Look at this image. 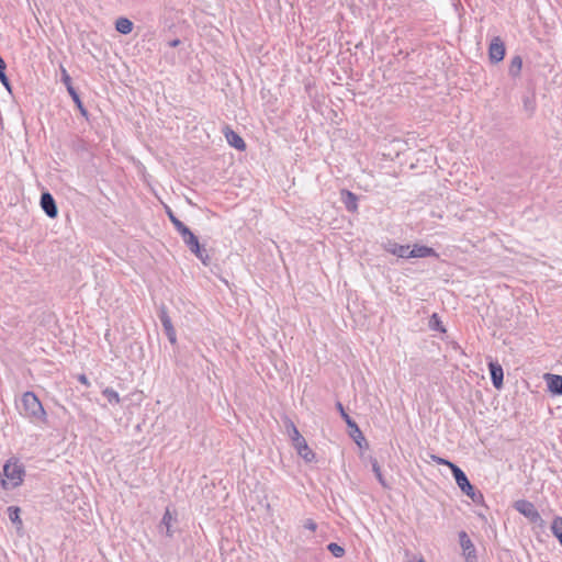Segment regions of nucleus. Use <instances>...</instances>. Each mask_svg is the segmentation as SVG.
Wrapping results in <instances>:
<instances>
[{"label": "nucleus", "instance_id": "obj_16", "mask_svg": "<svg viewBox=\"0 0 562 562\" xmlns=\"http://www.w3.org/2000/svg\"><path fill=\"white\" fill-rule=\"evenodd\" d=\"M426 257H438L436 250L431 247L424 245H414L409 248L408 258H426Z\"/></svg>", "mask_w": 562, "mask_h": 562}, {"label": "nucleus", "instance_id": "obj_29", "mask_svg": "<svg viewBox=\"0 0 562 562\" xmlns=\"http://www.w3.org/2000/svg\"><path fill=\"white\" fill-rule=\"evenodd\" d=\"M430 459L437 463V464H442V465H447L450 468V470L452 471L453 470V467H457V464H454L453 462L447 460V459H443L441 457H438L436 454H430Z\"/></svg>", "mask_w": 562, "mask_h": 562}, {"label": "nucleus", "instance_id": "obj_17", "mask_svg": "<svg viewBox=\"0 0 562 562\" xmlns=\"http://www.w3.org/2000/svg\"><path fill=\"white\" fill-rule=\"evenodd\" d=\"M341 202L348 212H356L358 210V196L349 190H341Z\"/></svg>", "mask_w": 562, "mask_h": 562}, {"label": "nucleus", "instance_id": "obj_3", "mask_svg": "<svg viewBox=\"0 0 562 562\" xmlns=\"http://www.w3.org/2000/svg\"><path fill=\"white\" fill-rule=\"evenodd\" d=\"M25 471L22 464H19L16 461L12 462L9 460L3 467V476L1 480V485L3 488H15L20 486L23 482V476Z\"/></svg>", "mask_w": 562, "mask_h": 562}, {"label": "nucleus", "instance_id": "obj_8", "mask_svg": "<svg viewBox=\"0 0 562 562\" xmlns=\"http://www.w3.org/2000/svg\"><path fill=\"white\" fill-rule=\"evenodd\" d=\"M337 409L339 411L342 419L346 422L347 426L351 429L350 436L353 438L355 442L361 447L362 441L366 442V438L362 435L357 423L345 412V408L340 402L336 404Z\"/></svg>", "mask_w": 562, "mask_h": 562}, {"label": "nucleus", "instance_id": "obj_23", "mask_svg": "<svg viewBox=\"0 0 562 562\" xmlns=\"http://www.w3.org/2000/svg\"><path fill=\"white\" fill-rule=\"evenodd\" d=\"M428 326L431 330L439 331V333H446V328L442 325V322L437 313H434L428 322Z\"/></svg>", "mask_w": 562, "mask_h": 562}, {"label": "nucleus", "instance_id": "obj_22", "mask_svg": "<svg viewBox=\"0 0 562 562\" xmlns=\"http://www.w3.org/2000/svg\"><path fill=\"white\" fill-rule=\"evenodd\" d=\"M370 463H371V467H372V471L376 477V480L379 481V483L384 487V488H389V484L386 483L383 474H382V471H381V468L379 465V462L375 458H370Z\"/></svg>", "mask_w": 562, "mask_h": 562}, {"label": "nucleus", "instance_id": "obj_9", "mask_svg": "<svg viewBox=\"0 0 562 562\" xmlns=\"http://www.w3.org/2000/svg\"><path fill=\"white\" fill-rule=\"evenodd\" d=\"M458 537L465 562H477L476 549L468 533L462 530L458 533Z\"/></svg>", "mask_w": 562, "mask_h": 562}, {"label": "nucleus", "instance_id": "obj_11", "mask_svg": "<svg viewBox=\"0 0 562 562\" xmlns=\"http://www.w3.org/2000/svg\"><path fill=\"white\" fill-rule=\"evenodd\" d=\"M177 516H173L169 508H166V512L161 518L159 524V531L165 533L166 537L171 538L175 533V525L177 524Z\"/></svg>", "mask_w": 562, "mask_h": 562}, {"label": "nucleus", "instance_id": "obj_15", "mask_svg": "<svg viewBox=\"0 0 562 562\" xmlns=\"http://www.w3.org/2000/svg\"><path fill=\"white\" fill-rule=\"evenodd\" d=\"M544 380L550 393L553 395H562V375L546 373Z\"/></svg>", "mask_w": 562, "mask_h": 562}, {"label": "nucleus", "instance_id": "obj_21", "mask_svg": "<svg viewBox=\"0 0 562 562\" xmlns=\"http://www.w3.org/2000/svg\"><path fill=\"white\" fill-rule=\"evenodd\" d=\"M8 516L10 521L16 526V529H21L23 526L22 519L20 518V508L18 506H9L8 509Z\"/></svg>", "mask_w": 562, "mask_h": 562}, {"label": "nucleus", "instance_id": "obj_30", "mask_svg": "<svg viewBox=\"0 0 562 562\" xmlns=\"http://www.w3.org/2000/svg\"><path fill=\"white\" fill-rule=\"evenodd\" d=\"M5 68H7V65H3L0 68V81L10 91V80L5 75Z\"/></svg>", "mask_w": 562, "mask_h": 562}, {"label": "nucleus", "instance_id": "obj_24", "mask_svg": "<svg viewBox=\"0 0 562 562\" xmlns=\"http://www.w3.org/2000/svg\"><path fill=\"white\" fill-rule=\"evenodd\" d=\"M167 214H168V217L170 220V222L172 223V225L175 226L176 231L181 234L182 232H184L188 226L184 225L175 214L173 212L168 209L167 210Z\"/></svg>", "mask_w": 562, "mask_h": 562}, {"label": "nucleus", "instance_id": "obj_31", "mask_svg": "<svg viewBox=\"0 0 562 562\" xmlns=\"http://www.w3.org/2000/svg\"><path fill=\"white\" fill-rule=\"evenodd\" d=\"M168 340L173 345L177 341V335L173 326L164 329Z\"/></svg>", "mask_w": 562, "mask_h": 562}, {"label": "nucleus", "instance_id": "obj_2", "mask_svg": "<svg viewBox=\"0 0 562 562\" xmlns=\"http://www.w3.org/2000/svg\"><path fill=\"white\" fill-rule=\"evenodd\" d=\"M284 426L289 437L291 438L292 445L295 448L297 454L303 458L306 462H312L315 460V453L308 447L304 437L300 434L299 429L294 425V423L286 418L284 422Z\"/></svg>", "mask_w": 562, "mask_h": 562}, {"label": "nucleus", "instance_id": "obj_18", "mask_svg": "<svg viewBox=\"0 0 562 562\" xmlns=\"http://www.w3.org/2000/svg\"><path fill=\"white\" fill-rule=\"evenodd\" d=\"M225 137H226L227 143L232 147H234L238 150H245V148H246L245 140L241 138V136H239L236 132L231 130L228 126L225 128Z\"/></svg>", "mask_w": 562, "mask_h": 562}, {"label": "nucleus", "instance_id": "obj_37", "mask_svg": "<svg viewBox=\"0 0 562 562\" xmlns=\"http://www.w3.org/2000/svg\"><path fill=\"white\" fill-rule=\"evenodd\" d=\"M418 562H425L423 559H420Z\"/></svg>", "mask_w": 562, "mask_h": 562}, {"label": "nucleus", "instance_id": "obj_7", "mask_svg": "<svg viewBox=\"0 0 562 562\" xmlns=\"http://www.w3.org/2000/svg\"><path fill=\"white\" fill-rule=\"evenodd\" d=\"M61 82L66 86L68 93L70 94L72 101L75 102L77 109L79 110L80 114L85 117H88V111L85 108L78 92L72 86L71 77L66 71V69H61Z\"/></svg>", "mask_w": 562, "mask_h": 562}, {"label": "nucleus", "instance_id": "obj_36", "mask_svg": "<svg viewBox=\"0 0 562 562\" xmlns=\"http://www.w3.org/2000/svg\"><path fill=\"white\" fill-rule=\"evenodd\" d=\"M559 542H560V543H561V546H562V536H561V540H560Z\"/></svg>", "mask_w": 562, "mask_h": 562}, {"label": "nucleus", "instance_id": "obj_26", "mask_svg": "<svg viewBox=\"0 0 562 562\" xmlns=\"http://www.w3.org/2000/svg\"><path fill=\"white\" fill-rule=\"evenodd\" d=\"M158 317L161 322V325L164 327V329L166 328H169L172 325V322H171V318L169 317L168 313H167V308L165 306H162L160 310H159V314H158Z\"/></svg>", "mask_w": 562, "mask_h": 562}, {"label": "nucleus", "instance_id": "obj_28", "mask_svg": "<svg viewBox=\"0 0 562 562\" xmlns=\"http://www.w3.org/2000/svg\"><path fill=\"white\" fill-rule=\"evenodd\" d=\"M327 549L336 558H341L345 554V549L336 542H330Z\"/></svg>", "mask_w": 562, "mask_h": 562}, {"label": "nucleus", "instance_id": "obj_34", "mask_svg": "<svg viewBox=\"0 0 562 562\" xmlns=\"http://www.w3.org/2000/svg\"><path fill=\"white\" fill-rule=\"evenodd\" d=\"M180 43H181V42H180V40H179V38H175V40L169 41V42H168V45H169L170 47H177L178 45H180Z\"/></svg>", "mask_w": 562, "mask_h": 562}, {"label": "nucleus", "instance_id": "obj_33", "mask_svg": "<svg viewBox=\"0 0 562 562\" xmlns=\"http://www.w3.org/2000/svg\"><path fill=\"white\" fill-rule=\"evenodd\" d=\"M78 381H79L80 383H82L83 385H86V386H89V385H90V382H89L88 378H87L85 374H80V375L78 376Z\"/></svg>", "mask_w": 562, "mask_h": 562}, {"label": "nucleus", "instance_id": "obj_27", "mask_svg": "<svg viewBox=\"0 0 562 562\" xmlns=\"http://www.w3.org/2000/svg\"><path fill=\"white\" fill-rule=\"evenodd\" d=\"M552 533L558 538V540H561L562 537V517H555L551 525Z\"/></svg>", "mask_w": 562, "mask_h": 562}, {"label": "nucleus", "instance_id": "obj_12", "mask_svg": "<svg viewBox=\"0 0 562 562\" xmlns=\"http://www.w3.org/2000/svg\"><path fill=\"white\" fill-rule=\"evenodd\" d=\"M41 207L45 212V214L50 218H55L58 214V209L55 199L49 192L42 193Z\"/></svg>", "mask_w": 562, "mask_h": 562}, {"label": "nucleus", "instance_id": "obj_6", "mask_svg": "<svg viewBox=\"0 0 562 562\" xmlns=\"http://www.w3.org/2000/svg\"><path fill=\"white\" fill-rule=\"evenodd\" d=\"M514 508L529 519L530 522L537 524L542 521L541 516L536 506L526 499H519L514 503Z\"/></svg>", "mask_w": 562, "mask_h": 562}, {"label": "nucleus", "instance_id": "obj_20", "mask_svg": "<svg viewBox=\"0 0 562 562\" xmlns=\"http://www.w3.org/2000/svg\"><path fill=\"white\" fill-rule=\"evenodd\" d=\"M115 30L121 34H130L133 30V22L127 18H119L115 21Z\"/></svg>", "mask_w": 562, "mask_h": 562}, {"label": "nucleus", "instance_id": "obj_10", "mask_svg": "<svg viewBox=\"0 0 562 562\" xmlns=\"http://www.w3.org/2000/svg\"><path fill=\"white\" fill-rule=\"evenodd\" d=\"M505 57V45L499 37H494L488 47V58L491 63L497 64Z\"/></svg>", "mask_w": 562, "mask_h": 562}, {"label": "nucleus", "instance_id": "obj_13", "mask_svg": "<svg viewBox=\"0 0 562 562\" xmlns=\"http://www.w3.org/2000/svg\"><path fill=\"white\" fill-rule=\"evenodd\" d=\"M488 370L491 374L492 384L495 389L501 390L503 387L504 371L502 366L497 361L491 360L488 362Z\"/></svg>", "mask_w": 562, "mask_h": 562}, {"label": "nucleus", "instance_id": "obj_14", "mask_svg": "<svg viewBox=\"0 0 562 562\" xmlns=\"http://www.w3.org/2000/svg\"><path fill=\"white\" fill-rule=\"evenodd\" d=\"M382 247L385 251L398 258L408 259L409 245H400L395 241L387 240L382 244Z\"/></svg>", "mask_w": 562, "mask_h": 562}, {"label": "nucleus", "instance_id": "obj_4", "mask_svg": "<svg viewBox=\"0 0 562 562\" xmlns=\"http://www.w3.org/2000/svg\"><path fill=\"white\" fill-rule=\"evenodd\" d=\"M180 236L190 251L193 252L203 265L207 266L211 261L207 250L200 244L199 238L191 232V229L188 227L180 234Z\"/></svg>", "mask_w": 562, "mask_h": 562}, {"label": "nucleus", "instance_id": "obj_35", "mask_svg": "<svg viewBox=\"0 0 562 562\" xmlns=\"http://www.w3.org/2000/svg\"><path fill=\"white\" fill-rule=\"evenodd\" d=\"M3 65H5V63H4L3 58L0 56V68H1Z\"/></svg>", "mask_w": 562, "mask_h": 562}, {"label": "nucleus", "instance_id": "obj_25", "mask_svg": "<svg viewBox=\"0 0 562 562\" xmlns=\"http://www.w3.org/2000/svg\"><path fill=\"white\" fill-rule=\"evenodd\" d=\"M103 396L108 400L110 404H119L120 403V395L119 393L113 390L112 387H106L102 391Z\"/></svg>", "mask_w": 562, "mask_h": 562}, {"label": "nucleus", "instance_id": "obj_1", "mask_svg": "<svg viewBox=\"0 0 562 562\" xmlns=\"http://www.w3.org/2000/svg\"><path fill=\"white\" fill-rule=\"evenodd\" d=\"M20 413L32 423H46V412L38 397L31 391L25 392L21 397Z\"/></svg>", "mask_w": 562, "mask_h": 562}, {"label": "nucleus", "instance_id": "obj_32", "mask_svg": "<svg viewBox=\"0 0 562 562\" xmlns=\"http://www.w3.org/2000/svg\"><path fill=\"white\" fill-rule=\"evenodd\" d=\"M304 527L311 531H315L316 528H317V525L314 520L312 519H307L305 522H304Z\"/></svg>", "mask_w": 562, "mask_h": 562}, {"label": "nucleus", "instance_id": "obj_19", "mask_svg": "<svg viewBox=\"0 0 562 562\" xmlns=\"http://www.w3.org/2000/svg\"><path fill=\"white\" fill-rule=\"evenodd\" d=\"M521 68H522V58L519 55H516L510 59L509 67H508V75L513 78H517L520 76Z\"/></svg>", "mask_w": 562, "mask_h": 562}, {"label": "nucleus", "instance_id": "obj_5", "mask_svg": "<svg viewBox=\"0 0 562 562\" xmlns=\"http://www.w3.org/2000/svg\"><path fill=\"white\" fill-rule=\"evenodd\" d=\"M457 485L468 497H470L474 503H480L483 499V494L481 492H476L474 486L470 483L464 471L457 467H453L451 471Z\"/></svg>", "mask_w": 562, "mask_h": 562}]
</instances>
